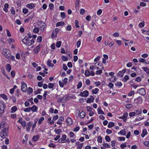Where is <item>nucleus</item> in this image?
<instances>
[{
  "label": "nucleus",
  "mask_w": 149,
  "mask_h": 149,
  "mask_svg": "<svg viewBox=\"0 0 149 149\" xmlns=\"http://www.w3.org/2000/svg\"><path fill=\"white\" fill-rule=\"evenodd\" d=\"M56 96L58 102H61L62 103L65 102L68 99L70 98H73L75 97L73 95H72L71 94H68L64 95L62 94L59 95L56 94Z\"/></svg>",
  "instance_id": "f257e3e1"
},
{
  "label": "nucleus",
  "mask_w": 149,
  "mask_h": 149,
  "mask_svg": "<svg viewBox=\"0 0 149 149\" xmlns=\"http://www.w3.org/2000/svg\"><path fill=\"white\" fill-rule=\"evenodd\" d=\"M22 42L25 45L28 46H30L34 43V40L32 39L30 40L27 37H25L22 40Z\"/></svg>",
  "instance_id": "f03ea898"
},
{
  "label": "nucleus",
  "mask_w": 149,
  "mask_h": 149,
  "mask_svg": "<svg viewBox=\"0 0 149 149\" xmlns=\"http://www.w3.org/2000/svg\"><path fill=\"white\" fill-rule=\"evenodd\" d=\"M38 26L40 29V31L43 32L46 29V25L44 22H38Z\"/></svg>",
  "instance_id": "7ed1b4c3"
},
{
  "label": "nucleus",
  "mask_w": 149,
  "mask_h": 149,
  "mask_svg": "<svg viewBox=\"0 0 149 149\" xmlns=\"http://www.w3.org/2000/svg\"><path fill=\"white\" fill-rule=\"evenodd\" d=\"M42 46V45L41 44H39L32 51L33 54H37L40 50Z\"/></svg>",
  "instance_id": "20e7f679"
},
{
  "label": "nucleus",
  "mask_w": 149,
  "mask_h": 149,
  "mask_svg": "<svg viewBox=\"0 0 149 149\" xmlns=\"http://www.w3.org/2000/svg\"><path fill=\"white\" fill-rule=\"evenodd\" d=\"M10 50L6 48L3 49L2 52L3 55L6 58L10 54Z\"/></svg>",
  "instance_id": "39448f33"
},
{
  "label": "nucleus",
  "mask_w": 149,
  "mask_h": 149,
  "mask_svg": "<svg viewBox=\"0 0 149 149\" xmlns=\"http://www.w3.org/2000/svg\"><path fill=\"white\" fill-rule=\"evenodd\" d=\"M59 30L58 29L55 28L53 31L52 35V38H54L56 37L57 33H58Z\"/></svg>",
  "instance_id": "423d86ee"
},
{
  "label": "nucleus",
  "mask_w": 149,
  "mask_h": 149,
  "mask_svg": "<svg viewBox=\"0 0 149 149\" xmlns=\"http://www.w3.org/2000/svg\"><path fill=\"white\" fill-rule=\"evenodd\" d=\"M21 84H22L21 89L22 91L24 92H26L27 90V86L26 84L23 82H22Z\"/></svg>",
  "instance_id": "0eeeda50"
},
{
  "label": "nucleus",
  "mask_w": 149,
  "mask_h": 149,
  "mask_svg": "<svg viewBox=\"0 0 149 149\" xmlns=\"http://www.w3.org/2000/svg\"><path fill=\"white\" fill-rule=\"evenodd\" d=\"M66 137L67 136L65 134H63L62 136V137L58 140V143H64V141L66 139Z\"/></svg>",
  "instance_id": "6e6552de"
},
{
  "label": "nucleus",
  "mask_w": 149,
  "mask_h": 149,
  "mask_svg": "<svg viewBox=\"0 0 149 149\" xmlns=\"http://www.w3.org/2000/svg\"><path fill=\"white\" fill-rule=\"evenodd\" d=\"M7 132L6 131L2 130L1 132L0 133L1 137L3 139L6 138L7 136Z\"/></svg>",
  "instance_id": "1a4fd4ad"
},
{
  "label": "nucleus",
  "mask_w": 149,
  "mask_h": 149,
  "mask_svg": "<svg viewBox=\"0 0 149 149\" xmlns=\"http://www.w3.org/2000/svg\"><path fill=\"white\" fill-rule=\"evenodd\" d=\"M128 113L127 112L125 113L123 115L119 117V118L123 120L124 122H125L127 119V117L128 116Z\"/></svg>",
  "instance_id": "9d476101"
},
{
  "label": "nucleus",
  "mask_w": 149,
  "mask_h": 149,
  "mask_svg": "<svg viewBox=\"0 0 149 149\" xmlns=\"http://www.w3.org/2000/svg\"><path fill=\"white\" fill-rule=\"evenodd\" d=\"M4 108V105L3 104H1V105H0V117L2 116Z\"/></svg>",
  "instance_id": "9b49d317"
},
{
  "label": "nucleus",
  "mask_w": 149,
  "mask_h": 149,
  "mask_svg": "<svg viewBox=\"0 0 149 149\" xmlns=\"http://www.w3.org/2000/svg\"><path fill=\"white\" fill-rule=\"evenodd\" d=\"M35 4L34 3H32L27 4L26 5V7L30 9H33L35 7Z\"/></svg>",
  "instance_id": "f8f14e48"
},
{
  "label": "nucleus",
  "mask_w": 149,
  "mask_h": 149,
  "mask_svg": "<svg viewBox=\"0 0 149 149\" xmlns=\"http://www.w3.org/2000/svg\"><path fill=\"white\" fill-rule=\"evenodd\" d=\"M9 60H12L13 61H15V56L13 55H9L8 56H7L6 58Z\"/></svg>",
  "instance_id": "ddd939ff"
},
{
  "label": "nucleus",
  "mask_w": 149,
  "mask_h": 149,
  "mask_svg": "<svg viewBox=\"0 0 149 149\" xmlns=\"http://www.w3.org/2000/svg\"><path fill=\"white\" fill-rule=\"evenodd\" d=\"M7 41L10 45H11L15 42L14 39L9 38L7 39Z\"/></svg>",
  "instance_id": "4468645a"
},
{
  "label": "nucleus",
  "mask_w": 149,
  "mask_h": 149,
  "mask_svg": "<svg viewBox=\"0 0 149 149\" xmlns=\"http://www.w3.org/2000/svg\"><path fill=\"white\" fill-rule=\"evenodd\" d=\"M66 122L68 125H71L72 123V119L70 118H68L66 120Z\"/></svg>",
  "instance_id": "2eb2a0df"
},
{
  "label": "nucleus",
  "mask_w": 149,
  "mask_h": 149,
  "mask_svg": "<svg viewBox=\"0 0 149 149\" xmlns=\"http://www.w3.org/2000/svg\"><path fill=\"white\" fill-rule=\"evenodd\" d=\"M103 58H102V63H105L106 61L108 58V56L106 54H104L103 55Z\"/></svg>",
  "instance_id": "dca6fc26"
},
{
  "label": "nucleus",
  "mask_w": 149,
  "mask_h": 149,
  "mask_svg": "<svg viewBox=\"0 0 149 149\" xmlns=\"http://www.w3.org/2000/svg\"><path fill=\"white\" fill-rule=\"evenodd\" d=\"M9 5L8 3H6L5 4L4 8L3 9V10L6 13L7 12H8V9L9 8Z\"/></svg>",
  "instance_id": "f3484780"
},
{
  "label": "nucleus",
  "mask_w": 149,
  "mask_h": 149,
  "mask_svg": "<svg viewBox=\"0 0 149 149\" xmlns=\"http://www.w3.org/2000/svg\"><path fill=\"white\" fill-rule=\"evenodd\" d=\"M94 98L93 96H91V97L88 99L86 101L87 103H90L91 102H93Z\"/></svg>",
  "instance_id": "a211bd4d"
},
{
  "label": "nucleus",
  "mask_w": 149,
  "mask_h": 149,
  "mask_svg": "<svg viewBox=\"0 0 149 149\" xmlns=\"http://www.w3.org/2000/svg\"><path fill=\"white\" fill-rule=\"evenodd\" d=\"M39 138V136L38 135L33 136L32 138V140L34 142L37 141Z\"/></svg>",
  "instance_id": "6ab92c4d"
},
{
  "label": "nucleus",
  "mask_w": 149,
  "mask_h": 149,
  "mask_svg": "<svg viewBox=\"0 0 149 149\" xmlns=\"http://www.w3.org/2000/svg\"><path fill=\"white\" fill-rule=\"evenodd\" d=\"M65 24V23L61 21L58 22L56 24V27H58L60 26H63Z\"/></svg>",
  "instance_id": "aec40b11"
},
{
  "label": "nucleus",
  "mask_w": 149,
  "mask_h": 149,
  "mask_svg": "<svg viewBox=\"0 0 149 149\" xmlns=\"http://www.w3.org/2000/svg\"><path fill=\"white\" fill-rule=\"evenodd\" d=\"M47 65L49 67H53L54 66V64L51 63V61L49 60H48V61L47 62Z\"/></svg>",
  "instance_id": "412c9836"
},
{
  "label": "nucleus",
  "mask_w": 149,
  "mask_h": 149,
  "mask_svg": "<svg viewBox=\"0 0 149 149\" xmlns=\"http://www.w3.org/2000/svg\"><path fill=\"white\" fill-rule=\"evenodd\" d=\"M141 69L144 70V71L147 74H149V69L147 67H143L141 68Z\"/></svg>",
  "instance_id": "4be33fe9"
},
{
  "label": "nucleus",
  "mask_w": 149,
  "mask_h": 149,
  "mask_svg": "<svg viewBox=\"0 0 149 149\" xmlns=\"http://www.w3.org/2000/svg\"><path fill=\"white\" fill-rule=\"evenodd\" d=\"M101 70H97L95 72V74L96 75H100L101 74L102 72V70L103 69V67L101 68Z\"/></svg>",
  "instance_id": "5701e85b"
},
{
  "label": "nucleus",
  "mask_w": 149,
  "mask_h": 149,
  "mask_svg": "<svg viewBox=\"0 0 149 149\" xmlns=\"http://www.w3.org/2000/svg\"><path fill=\"white\" fill-rule=\"evenodd\" d=\"M30 107L31 109V110L33 112L36 111L38 109L37 107L35 105H34L32 107Z\"/></svg>",
  "instance_id": "b1692460"
},
{
  "label": "nucleus",
  "mask_w": 149,
  "mask_h": 149,
  "mask_svg": "<svg viewBox=\"0 0 149 149\" xmlns=\"http://www.w3.org/2000/svg\"><path fill=\"white\" fill-rule=\"evenodd\" d=\"M148 133L147 130L146 129H144L142 131V133L141 135V136L142 137H144Z\"/></svg>",
  "instance_id": "393cba45"
},
{
  "label": "nucleus",
  "mask_w": 149,
  "mask_h": 149,
  "mask_svg": "<svg viewBox=\"0 0 149 149\" xmlns=\"http://www.w3.org/2000/svg\"><path fill=\"white\" fill-rule=\"evenodd\" d=\"M137 93H146V91L144 89L142 88L139 89L137 91Z\"/></svg>",
  "instance_id": "a878e982"
},
{
  "label": "nucleus",
  "mask_w": 149,
  "mask_h": 149,
  "mask_svg": "<svg viewBox=\"0 0 149 149\" xmlns=\"http://www.w3.org/2000/svg\"><path fill=\"white\" fill-rule=\"evenodd\" d=\"M86 113L83 111H81L80 114V117L81 118H84L86 116Z\"/></svg>",
  "instance_id": "bb28decb"
},
{
  "label": "nucleus",
  "mask_w": 149,
  "mask_h": 149,
  "mask_svg": "<svg viewBox=\"0 0 149 149\" xmlns=\"http://www.w3.org/2000/svg\"><path fill=\"white\" fill-rule=\"evenodd\" d=\"M129 79V78L128 76L126 75L123 78V80L124 82H126Z\"/></svg>",
  "instance_id": "cd10ccee"
},
{
  "label": "nucleus",
  "mask_w": 149,
  "mask_h": 149,
  "mask_svg": "<svg viewBox=\"0 0 149 149\" xmlns=\"http://www.w3.org/2000/svg\"><path fill=\"white\" fill-rule=\"evenodd\" d=\"M6 70L8 72H10L11 70L10 65L9 64H7L6 66Z\"/></svg>",
  "instance_id": "c85d7f7f"
},
{
  "label": "nucleus",
  "mask_w": 149,
  "mask_h": 149,
  "mask_svg": "<svg viewBox=\"0 0 149 149\" xmlns=\"http://www.w3.org/2000/svg\"><path fill=\"white\" fill-rule=\"evenodd\" d=\"M31 122H30L27 123L26 126V130L27 131H30L31 128Z\"/></svg>",
  "instance_id": "c756f323"
},
{
  "label": "nucleus",
  "mask_w": 149,
  "mask_h": 149,
  "mask_svg": "<svg viewBox=\"0 0 149 149\" xmlns=\"http://www.w3.org/2000/svg\"><path fill=\"white\" fill-rule=\"evenodd\" d=\"M118 133L119 134H120L121 135H125L126 134V132L124 130H121L120 132H118Z\"/></svg>",
  "instance_id": "7c9ffc66"
},
{
  "label": "nucleus",
  "mask_w": 149,
  "mask_h": 149,
  "mask_svg": "<svg viewBox=\"0 0 149 149\" xmlns=\"http://www.w3.org/2000/svg\"><path fill=\"white\" fill-rule=\"evenodd\" d=\"M0 97H2L5 100H7L8 98L7 96L5 95L4 94H1L0 95Z\"/></svg>",
  "instance_id": "2f4dec72"
},
{
  "label": "nucleus",
  "mask_w": 149,
  "mask_h": 149,
  "mask_svg": "<svg viewBox=\"0 0 149 149\" xmlns=\"http://www.w3.org/2000/svg\"><path fill=\"white\" fill-rule=\"evenodd\" d=\"M11 112H15L17 109V107L16 106H14L13 107L11 108Z\"/></svg>",
  "instance_id": "473e14b6"
},
{
  "label": "nucleus",
  "mask_w": 149,
  "mask_h": 149,
  "mask_svg": "<svg viewBox=\"0 0 149 149\" xmlns=\"http://www.w3.org/2000/svg\"><path fill=\"white\" fill-rule=\"evenodd\" d=\"M10 11L11 12V14L13 15H15V8L13 7H12L10 10Z\"/></svg>",
  "instance_id": "72a5a7b5"
},
{
  "label": "nucleus",
  "mask_w": 149,
  "mask_h": 149,
  "mask_svg": "<svg viewBox=\"0 0 149 149\" xmlns=\"http://www.w3.org/2000/svg\"><path fill=\"white\" fill-rule=\"evenodd\" d=\"M54 132L56 134H59L61 132V130L60 129H55Z\"/></svg>",
  "instance_id": "f704fd0d"
},
{
  "label": "nucleus",
  "mask_w": 149,
  "mask_h": 149,
  "mask_svg": "<svg viewBox=\"0 0 149 149\" xmlns=\"http://www.w3.org/2000/svg\"><path fill=\"white\" fill-rule=\"evenodd\" d=\"M135 114L138 115L142 113L141 110L140 109H138L136 110L135 112Z\"/></svg>",
  "instance_id": "c9c22d12"
},
{
  "label": "nucleus",
  "mask_w": 149,
  "mask_h": 149,
  "mask_svg": "<svg viewBox=\"0 0 149 149\" xmlns=\"http://www.w3.org/2000/svg\"><path fill=\"white\" fill-rule=\"evenodd\" d=\"M97 62L94 65L90 66L89 68L91 70L93 71L94 69L96 68V64L97 63Z\"/></svg>",
  "instance_id": "e433bc0d"
},
{
  "label": "nucleus",
  "mask_w": 149,
  "mask_h": 149,
  "mask_svg": "<svg viewBox=\"0 0 149 149\" xmlns=\"http://www.w3.org/2000/svg\"><path fill=\"white\" fill-rule=\"evenodd\" d=\"M33 31L35 33H38L39 31V29L38 27H35L33 29Z\"/></svg>",
  "instance_id": "4c0bfd02"
},
{
  "label": "nucleus",
  "mask_w": 149,
  "mask_h": 149,
  "mask_svg": "<svg viewBox=\"0 0 149 149\" xmlns=\"http://www.w3.org/2000/svg\"><path fill=\"white\" fill-rule=\"evenodd\" d=\"M97 141L98 143H101L102 142V137L100 136H98L97 139Z\"/></svg>",
  "instance_id": "58836bf2"
},
{
  "label": "nucleus",
  "mask_w": 149,
  "mask_h": 149,
  "mask_svg": "<svg viewBox=\"0 0 149 149\" xmlns=\"http://www.w3.org/2000/svg\"><path fill=\"white\" fill-rule=\"evenodd\" d=\"M139 61L140 63H145L146 62V59L142 58H139Z\"/></svg>",
  "instance_id": "ea45409f"
},
{
  "label": "nucleus",
  "mask_w": 149,
  "mask_h": 149,
  "mask_svg": "<svg viewBox=\"0 0 149 149\" xmlns=\"http://www.w3.org/2000/svg\"><path fill=\"white\" fill-rule=\"evenodd\" d=\"M17 87L16 85H15L13 88L10 89V93H13L15 89Z\"/></svg>",
  "instance_id": "a19ab883"
},
{
  "label": "nucleus",
  "mask_w": 149,
  "mask_h": 149,
  "mask_svg": "<svg viewBox=\"0 0 149 149\" xmlns=\"http://www.w3.org/2000/svg\"><path fill=\"white\" fill-rule=\"evenodd\" d=\"M85 75L86 76L89 77L90 76V72L88 70H86L85 72Z\"/></svg>",
  "instance_id": "79ce46f5"
},
{
  "label": "nucleus",
  "mask_w": 149,
  "mask_h": 149,
  "mask_svg": "<svg viewBox=\"0 0 149 149\" xmlns=\"http://www.w3.org/2000/svg\"><path fill=\"white\" fill-rule=\"evenodd\" d=\"M114 123L113 122H110L109 123L108 125V127L109 128H111V127H112L114 126Z\"/></svg>",
  "instance_id": "37998d69"
},
{
  "label": "nucleus",
  "mask_w": 149,
  "mask_h": 149,
  "mask_svg": "<svg viewBox=\"0 0 149 149\" xmlns=\"http://www.w3.org/2000/svg\"><path fill=\"white\" fill-rule=\"evenodd\" d=\"M5 125H7V124L4 122H2L0 124V127L2 128Z\"/></svg>",
  "instance_id": "c03bdc74"
},
{
  "label": "nucleus",
  "mask_w": 149,
  "mask_h": 149,
  "mask_svg": "<svg viewBox=\"0 0 149 149\" xmlns=\"http://www.w3.org/2000/svg\"><path fill=\"white\" fill-rule=\"evenodd\" d=\"M145 25V23L144 22H142L140 23L139 24V27L142 28Z\"/></svg>",
  "instance_id": "a18cd8bd"
},
{
  "label": "nucleus",
  "mask_w": 149,
  "mask_h": 149,
  "mask_svg": "<svg viewBox=\"0 0 149 149\" xmlns=\"http://www.w3.org/2000/svg\"><path fill=\"white\" fill-rule=\"evenodd\" d=\"M70 136L72 138H75L76 137V136L74 135V133L72 132H70Z\"/></svg>",
  "instance_id": "49530a36"
},
{
  "label": "nucleus",
  "mask_w": 149,
  "mask_h": 149,
  "mask_svg": "<svg viewBox=\"0 0 149 149\" xmlns=\"http://www.w3.org/2000/svg\"><path fill=\"white\" fill-rule=\"evenodd\" d=\"M61 42L60 41H59L57 42L56 43V46L58 48H59L61 47Z\"/></svg>",
  "instance_id": "de8ad7c7"
},
{
  "label": "nucleus",
  "mask_w": 149,
  "mask_h": 149,
  "mask_svg": "<svg viewBox=\"0 0 149 149\" xmlns=\"http://www.w3.org/2000/svg\"><path fill=\"white\" fill-rule=\"evenodd\" d=\"M54 86V84L53 83H49L48 84V87L49 88H52Z\"/></svg>",
  "instance_id": "09e8293b"
},
{
  "label": "nucleus",
  "mask_w": 149,
  "mask_h": 149,
  "mask_svg": "<svg viewBox=\"0 0 149 149\" xmlns=\"http://www.w3.org/2000/svg\"><path fill=\"white\" fill-rule=\"evenodd\" d=\"M42 37L41 36H38L37 38V41L38 42H41L42 40Z\"/></svg>",
  "instance_id": "8fccbe9b"
},
{
  "label": "nucleus",
  "mask_w": 149,
  "mask_h": 149,
  "mask_svg": "<svg viewBox=\"0 0 149 149\" xmlns=\"http://www.w3.org/2000/svg\"><path fill=\"white\" fill-rule=\"evenodd\" d=\"M91 81L88 79H85V83L87 85H90Z\"/></svg>",
  "instance_id": "3c124183"
},
{
  "label": "nucleus",
  "mask_w": 149,
  "mask_h": 149,
  "mask_svg": "<svg viewBox=\"0 0 149 149\" xmlns=\"http://www.w3.org/2000/svg\"><path fill=\"white\" fill-rule=\"evenodd\" d=\"M62 60L63 61H66L68 60V58L64 56H63L61 57Z\"/></svg>",
  "instance_id": "603ef678"
},
{
  "label": "nucleus",
  "mask_w": 149,
  "mask_h": 149,
  "mask_svg": "<svg viewBox=\"0 0 149 149\" xmlns=\"http://www.w3.org/2000/svg\"><path fill=\"white\" fill-rule=\"evenodd\" d=\"M99 91V89L97 88H95L94 89L92 90V93H97Z\"/></svg>",
  "instance_id": "864d4df0"
},
{
  "label": "nucleus",
  "mask_w": 149,
  "mask_h": 149,
  "mask_svg": "<svg viewBox=\"0 0 149 149\" xmlns=\"http://www.w3.org/2000/svg\"><path fill=\"white\" fill-rule=\"evenodd\" d=\"M117 139L118 140L120 141H124L125 140V138L124 137H117Z\"/></svg>",
  "instance_id": "5fc2aeb1"
},
{
  "label": "nucleus",
  "mask_w": 149,
  "mask_h": 149,
  "mask_svg": "<svg viewBox=\"0 0 149 149\" xmlns=\"http://www.w3.org/2000/svg\"><path fill=\"white\" fill-rule=\"evenodd\" d=\"M116 80V78L115 77H111L110 79V81L112 82H114Z\"/></svg>",
  "instance_id": "6e6d98bb"
},
{
  "label": "nucleus",
  "mask_w": 149,
  "mask_h": 149,
  "mask_svg": "<svg viewBox=\"0 0 149 149\" xmlns=\"http://www.w3.org/2000/svg\"><path fill=\"white\" fill-rule=\"evenodd\" d=\"M82 84L81 81H79L78 83V84L77 86V88H79L81 87L82 86Z\"/></svg>",
  "instance_id": "4d7b16f0"
},
{
  "label": "nucleus",
  "mask_w": 149,
  "mask_h": 149,
  "mask_svg": "<svg viewBox=\"0 0 149 149\" xmlns=\"http://www.w3.org/2000/svg\"><path fill=\"white\" fill-rule=\"evenodd\" d=\"M75 25L76 27L79 28V22L77 20H76L75 21Z\"/></svg>",
  "instance_id": "13d9d810"
},
{
  "label": "nucleus",
  "mask_w": 149,
  "mask_h": 149,
  "mask_svg": "<svg viewBox=\"0 0 149 149\" xmlns=\"http://www.w3.org/2000/svg\"><path fill=\"white\" fill-rule=\"evenodd\" d=\"M102 38V36H99L96 38V40L98 42H99L101 41Z\"/></svg>",
  "instance_id": "bf43d9fd"
},
{
  "label": "nucleus",
  "mask_w": 149,
  "mask_h": 149,
  "mask_svg": "<svg viewBox=\"0 0 149 149\" xmlns=\"http://www.w3.org/2000/svg\"><path fill=\"white\" fill-rule=\"evenodd\" d=\"M24 110L25 112H29L31 110V109L30 107L29 108H26L24 109Z\"/></svg>",
  "instance_id": "052dcab7"
},
{
  "label": "nucleus",
  "mask_w": 149,
  "mask_h": 149,
  "mask_svg": "<svg viewBox=\"0 0 149 149\" xmlns=\"http://www.w3.org/2000/svg\"><path fill=\"white\" fill-rule=\"evenodd\" d=\"M33 89L31 87H29L27 90V92L28 93H32L33 92Z\"/></svg>",
  "instance_id": "680f3d73"
},
{
  "label": "nucleus",
  "mask_w": 149,
  "mask_h": 149,
  "mask_svg": "<svg viewBox=\"0 0 149 149\" xmlns=\"http://www.w3.org/2000/svg\"><path fill=\"white\" fill-rule=\"evenodd\" d=\"M105 140L108 142H109L111 141V139L108 136H106L105 137Z\"/></svg>",
  "instance_id": "e2e57ef3"
},
{
  "label": "nucleus",
  "mask_w": 149,
  "mask_h": 149,
  "mask_svg": "<svg viewBox=\"0 0 149 149\" xmlns=\"http://www.w3.org/2000/svg\"><path fill=\"white\" fill-rule=\"evenodd\" d=\"M81 44V42L80 40H78L77 42L76 45L77 48H79Z\"/></svg>",
  "instance_id": "0e129e2a"
},
{
  "label": "nucleus",
  "mask_w": 149,
  "mask_h": 149,
  "mask_svg": "<svg viewBox=\"0 0 149 149\" xmlns=\"http://www.w3.org/2000/svg\"><path fill=\"white\" fill-rule=\"evenodd\" d=\"M28 10L26 8H24L23 9L22 12L25 14H26L28 12Z\"/></svg>",
  "instance_id": "69168bd1"
},
{
  "label": "nucleus",
  "mask_w": 149,
  "mask_h": 149,
  "mask_svg": "<svg viewBox=\"0 0 149 149\" xmlns=\"http://www.w3.org/2000/svg\"><path fill=\"white\" fill-rule=\"evenodd\" d=\"M113 36L115 37H117L119 36V34L118 32H115L113 34Z\"/></svg>",
  "instance_id": "338daca9"
},
{
  "label": "nucleus",
  "mask_w": 149,
  "mask_h": 149,
  "mask_svg": "<svg viewBox=\"0 0 149 149\" xmlns=\"http://www.w3.org/2000/svg\"><path fill=\"white\" fill-rule=\"evenodd\" d=\"M20 54L19 53H17L16 54V55H15L16 58L18 60L20 58Z\"/></svg>",
  "instance_id": "774afa93"
}]
</instances>
